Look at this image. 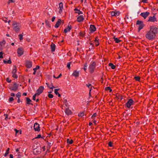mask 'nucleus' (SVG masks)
Instances as JSON below:
<instances>
[{"mask_svg":"<svg viewBox=\"0 0 158 158\" xmlns=\"http://www.w3.org/2000/svg\"><path fill=\"white\" fill-rule=\"evenodd\" d=\"M158 33V28L154 27H151L150 30L146 35V38L149 40L153 39L156 36V34Z\"/></svg>","mask_w":158,"mask_h":158,"instance_id":"f257e3e1","label":"nucleus"},{"mask_svg":"<svg viewBox=\"0 0 158 158\" xmlns=\"http://www.w3.org/2000/svg\"><path fill=\"white\" fill-rule=\"evenodd\" d=\"M96 66V64L94 61H92L89 67V72L92 73L94 72Z\"/></svg>","mask_w":158,"mask_h":158,"instance_id":"f03ea898","label":"nucleus"},{"mask_svg":"<svg viewBox=\"0 0 158 158\" xmlns=\"http://www.w3.org/2000/svg\"><path fill=\"white\" fill-rule=\"evenodd\" d=\"M13 29L15 32L19 31L21 27V25L19 23L15 22L13 24Z\"/></svg>","mask_w":158,"mask_h":158,"instance_id":"7ed1b4c3","label":"nucleus"},{"mask_svg":"<svg viewBox=\"0 0 158 158\" xmlns=\"http://www.w3.org/2000/svg\"><path fill=\"white\" fill-rule=\"evenodd\" d=\"M137 25H138L139 31L143 29L144 26V24L142 21L138 20L136 23Z\"/></svg>","mask_w":158,"mask_h":158,"instance_id":"20e7f679","label":"nucleus"},{"mask_svg":"<svg viewBox=\"0 0 158 158\" xmlns=\"http://www.w3.org/2000/svg\"><path fill=\"white\" fill-rule=\"evenodd\" d=\"M134 104V101L132 99H130L126 103L125 106L127 108H129L131 107V105Z\"/></svg>","mask_w":158,"mask_h":158,"instance_id":"39448f33","label":"nucleus"},{"mask_svg":"<svg viewBox=\"0 0 158 158\" xmlns=\"http://www.w3.org/2000/svg\"><path fill=\"white\" fill-rule=\"evenodd\" d=\"M17 52L19 56H20L23 54V49L22 48H18L17 49Z\"/></svg>","mask_w":158,"mask_h":158,"instance_id":"423d86ee","label":"nucleus"},{"mask_svg":"<svg viewBox=\"0 0 158 158\" xmlns=\"http://www.w3.org/2000/svg\"><path fill=\"white\" fill-rule=\"evenodd\" d=\"M148 21L154 22H157V20L155 16L154 15L153 16H149Z\"/></svg>","mask_w":158,"mask_h":158,"instance_id":"0eeeda50","label":"nucleus"},{"mask_svg":"<svg viewBox=\"0 0 158 158\" xmlns=\"http://www.w3.org/2000/svg\"><path fill=\"white\" fill-rule=\"evenodd\" d=\"M44 89V87L43 86H40L39 89L37 90V92L36 94H38V95H39L42 93Z\"/></svg>","mask_w":158,"mask_h":158,"instance_id":"6e6552de","label":"nucleus"},{"mask_svg":"<svg viewBox=\"0 0 158 158\" xmlns=\"http://www.w3.org/2000/svg\"><path fill=\"white\" fill-rule=\"evenodd\" d=\"M18 87V85L16 83H15L14 84L13 86L10 87V89L11 90L15 91L17 90Z\"/></svg>","mask_w":158,"mask_h":158,"instance_id":"1a4fd4ad","label":"nucleus"},{"mask_svg":"<svg viewBox=\"0 0 158 158\" xmlns=\"http://www.w3.org/2000/svg\"><path fill=\"white\" fill-rule=\"evenodd\" d=\"M110 14L112 16L117 17L119 15L120 13L118 11L115 10L110 12Z\"/></svg>","mask_w":158,"mask_h":158,"instance_id":"9d476101","label":"nucleus"},{"mask_svg":"<svg viewBox=\"0 0 158 158\" xmlns=\"http://www.w3.org/2000/svg\"><path fill=\"white\" fill-rule=\"evenodd\" d=\"M150 13L148 12H142L140 14V15L143 17L144 19H146L147 17L149 15Z\"/></svg>","mask_w":158,"mask_h":158,"instance_id":"9b49d317","label":"nucleus"},{"mask_svg":"<svg viewBox=\"0 0 158 158\" xmlns=\"http://www.w3.org/2000/svg\"><path fill=\"white\" fill-rule=\"evenodd\" d=\"M86 86L89 88V95H91V91L93 89H94V87L91 85V84L88 83L86 84Z\"/></svg>","mask_w":158,"mask_h":158,"instance_id":"f8f14e48","label":"nucleus"},{"mask_svg":"<svg viewBox=\"0 0 158 158\" xmlns=\"http://www.w3.org/2000/svg\"><path fill=\"white\" fill-rule=\"evenodd\" d=\"M58 9H59V13L61 14L62 12L63 9V4L62 2H60L59 4V7Z\"/></svg>","mask_w":158,"mask_h":158,"instance_id":"ddd939ff","label":"nucleus"},{"mask_svg":"<svg viewBox=\"0 0 158 158\" xmlns=\"http://www.w3.org/2000/svg\"><path fill=\"white\" fill-rule=\"evenodd\" d=\"M34 129L35 131H40V126L37 123H35L34 126Z\"/></svg>","mask_w":158,"mask_h":158,"instance_id":"4468645a","label":"nucleus"},{"mask_svg":"<svg viewBox=\"0 0 158 158\" xmlns=\"http://www.w3.org/2000/svg\"><path fill=\"white\" fill-rule=\"evenodd\" d=\"M26 66L28 68H31L32 66V62L30 61H27L26 62Z\"/></svg>","mask_w":158,"mask_h":158,"instance_id":"2eb2a0df","label":"nucleus"},{"mask_svg":"<svg viewBox=\"0 0 158 158\" xmlns=\"http://www.w3.org/2000/svg\"><path fill=\"white\" fill-rule=\"evenodd\" d=\"M96 30V28L95 26L92 25H91L89 28V31L90 32L93 33Z\"/></svg>","mask_w":158,"mask_h":158,"instance_id":"dca6fc26","label":"nucleus"},{"mask_svg":"<svg viewBox=\"0 0 158 158\" xmlns=\"http://www.w3.org/2000/svg\"><path fill=\"white\" fill-rule=\"evenodd\" d=\"M84 19V16L82 15H81L77 18V20L79 22H82Z\"/></svg>","mask_w":158,"mask_h":158,"instance_id":"f3484780","label":"nucleus"},{"mask_svg":"<svg viewBox=\"0 0 158 158\" xmlns=\"http://www.w3.org/2000/svg\"><path fill=\"white\" fill-rule=\"evenodd\" d=\"M56 48V45L53 43H52L51 45V51L52 53H53V52L55 51ZM53 54H54V53H53Z\"/></svg>","mask_w":158,"mask_h":158,"instance_id":"a211bd4d","label":"nucleus"},{"mask_svg":"<svg viewBox=\"0 0 158 158\" xmlns=\"http://www.w3.org/2000/svg\"><path fill=\"white\" fill-rule=\"evenodd\" d=\"M72 28V26L71 25H68L67 27L64 30V32L66 33L69 31Z\"/></svg>","mask_w":158,"mask_h":158,"instance_id":"6ab92c4d","label":"nucleus"},{"mask_svg":"<svg viewBox=\"0 0 158 158\" xmlns=\"http://www.w3.org/2000/svg\"><path fill=\"white\" fill-rule=\"evenodd\" d=\"M65 112L66 114L68 115H70L72 114V112L69 109L67 108L65 110Z\"/></svg>","mask_w":158,"mask_h":158,"instance_id":"aec40b11","label":"nucleus"},{"mask_svg":"<svg viewBox=\"0 0 158 158\" xmlns=\"http://www.w3.org/2000/svg\"><path fill=\"white\" fill-rule=\"evenodd\" d=\"M61 19H59L57 22L56 23L55 27L56 28H58L60 26V23H61Z\"/></svg>","mask_w":158,"mask_h":158,"instance_id":"412c9836","label":"nucleus"},{"mask_svg":"<svg viewBox=\"0 0 158 158\" xmlns=\"http://www.w3.org/2000/svg\"><path fill=\"white\" fill-rule=\"evenodd\" d=\"M72 75L75 77H77L79 76V72L76 70H75L73 72Z\"/></svg>","mask_w":158,"mask_h":158,"instance_id":"4be33fe9","label":"nucleus"},{"mask_svg":"<svg viewBox=\"0 0 158 158\" xmlns=\"http://www.w3.org/2000/svg\"><path fill=\"white\" fill-rule=\"evenodd\" d=\"M17 72V69L16 67L15 66H14L13 67L12 71V73H16Z\"/></svg>","mask_w":158,"mask_h":158,"instance_id":"5701e85b","label":"nucleus"},{"mask_svg":"<svg viewBox=\"0 0 158 158\" xmlns=\"http://www.w3.org/2000/svg\"><path fill=\"white\" fill-rule=\"evenodd\" d=\"M95 44L96 46H98L99 44V40L96 39L94 40Z\"/></svg>","mask_w":158,"mask_h":158,"instance_id":"b1692460","label":"nucleus"},{"mask_svg":"<svg viewBox=\"0 0 158 158\" xmlns=\"http://www.w3.org/2000/svg\"><path fill=\"white\" fill-rule=\"evenodd\" d=\"M5 44V42H0V50L2 49V47Z\"/></svg>","mask_w":158,"mask_h":158,"instance_id":"393cba45","label":"nucleus"},{"mask_svg":"<svg viewBox=\"0 0 158 158\" xmlns=\"http://www.w3.org/2000/svg\"><path fill=\"white\" fill-rule=\"evenodd\" d=\"M26 99L27 104H31L30 102H31V101L30 99V98H29L27 97V98H26Z\"/></svg>","mask_w":158,"mask_h":158,"instance_id":"a878e982","label":"nucleus"},{"mask_svg":"<svg viewBox=\"0 0 158 158\" xmlns=\"http://www.w3.org/2000/svg\"><path fill=\"white\" fill-rule=\"evenodd\" d=\"M59 89H55V93L56 94V95H58V96L59 97H60V95L59 94L58 92V91L59 90Z\"/></svg>","mask_w":158,"mask_h":158,"instance_id":"bb28decb","label":"nucleus"},{"mask_svg":"<svg viewBox=\"0 0 158 158\" xmlns=\"http://www.w3.org/2000/svg\"><path fill=\"white\" fill-rule=\"evenodd\" d=\"M109 65L112 69H114L115 68V66L112 63H109Z\"/></svg>","mask_w":158,"mask_h":158,"instance_id":"cd10ccee","label":"nucleus"},{"mask_svg":"<svg viewBox=\"0 0 158 158\" xmlns=\"http://www.w3.org/2000/svg\"><path fill=\"white\" fill-rule=\"evenodd\" d=\"M9 150H10L9 148H8L6 150V153L4 154V156L5 157L6 156H7L9 153Z\"/></svg>","mask_w":158,"mask_h":158,"instance_id":"c85d7f7f","label":"nucleus"},{"mask_svg":"<svg viewBox=\"0 0 158 158\" xmlns=\"http://www.w3.org/2000/svg\"><path fill=\"white\" fill-rule=\"evenodd\" d=\"M114 40L115 41V42L117 43H119L121 41V40H119L118 38L114 37Z\"/></svg>","mask_w":158,"mask_h":158,"instance_id":"c756f323","label":"nucleus"},{"mask_svg":"<svg viewBox=\"0 0 158 158\" xmlns=\"http://www.w3.org/2000/svg\"><path fill=\"white\" fill-rule=\"evenodd\" d=\"M3 62L5 64H10L11 63V61L10 60H8V61H6L5 60H4Z\"/></svg>","mask_w":158,"mask_h":158,"instance_id":"7c9ffc66","label":"nucleus"},{"mask_svg":"<svg viewBox=\"0 0 158 158\" xmlns=\"http://www.w3.org/2000/svg\"><path fill=\"white\" fill-rule=\"evenodd\" d=\"M67 142L69 144H72L73 142V141L72 139L70 140L69 139H67Z\"/></svg>","mask_w":158,"mask_h":158,"instance_id":"2f4dec72","label":"nucleus"},{"mask_svg":"<svg viewBox=\"0 0 158 158\" xmlns=\"http://www.w3.org/2000/svg\"><path fill=\"white\" fill-rule=\"evenodd\" d=\"M84 113L83 112H80L78 114L79 117H82L84 115Z\"/></svg>","mask_w":158,"mask_h":158,"instance_id":"473e14b6","label":"nucleus"},{"mask_svg":"<svg viewBox=\"0 0 158 158\" xmlns=\"http://www.w3.org/2000/svg\"><path fill=\"white\" fill-rule=\"evenodd\" d=\"M45 23L48 27H49V22L48 20H46L45 21Z\"/></svg>","mask_w":158,"mask_h":158,"instance_id":"72a5a7b5","label":"nucleus"},{"mask_svg":"<svg viewBox=\"0 0 158 158\" xmlns=\"http://www.w3.org/2000/svg\"><path fill=\"white\" fill-rule=\"evenodd\" d=\"M134 78L136 81H139L140 80V78L139 76L135 77Z\"/></svg>","mask_w":158,"mask_h":158,"instance_id":"f704fd0d","label":"nucleus"},{"mask_svg":"<svg viewBox=\"0 0 158 158\" xmlns=\"http://www.w3.org/2000/svg\"><path fill=\"white\" fill-rule=\"evenodd\" d=\"M39 95H38V94L35 93L33 96V100H35V98L36 96H38Z\"/></svg>","mask_w":158,"mask_h":158,"instance_id":"c9c22d12","label":"nucleus"},{"mask_svg":"<svg viewBox=\"0 0 158 158\" xmlns=\"http://www.w3.org/2000/svg\"><path fill=\"white\" fill-rule=\"evenodd\" d=\"M16 97L17 98H19L21 96V93H20L18 92V93H17L16 94Z\"/></svg>","mask_w":158,"mask_h":158,"instance_id":"e433bc0d","label":"nucleus"},{"mask_svg":"<svg viewBox=\"0 0 158 158\" xmlns=\"http://www.w3.org/2000/svg\"><path fill=\"white\" fill-rule=\"evenodd\" d=\"M12 77L15 78H17L18 76L16 73L12 74Z\"/></svg>","mask_w":158,"mask_h":158,"instance_id":"4c0bfd02","label":"nucleus"},{"mask_svg":"<svg viewBox=\"0 0 158 158\" xmlns=\"http://www.w3.org/2000/svg\"><path fill=\"white\" fill-rule=\"evenodd\" d=\"M84 68L83 69L85 71L86 70V68L87 67V64L86 63L84 65Z\"/></svg>","mask_w":158,"mask_h":158,"instance_id":"58836bf2","label":"nucleus"},{"mask_svg":"<svg viewBox=\"0 0 158 158\" xmlns=\"http://www.w3.org/2000/svg\"><path fill=\"white\" fill-rule=\"evenodd\" d=\"M19 39L20 40L23 39V35L21 34H20L19 35Z\"/></svg>","mask_w":158,"mask_h":158,"instance_id":"ea45409f","label":"nucleus"},{"mask_svg":"<svg viewBox=\"0 0 158 158\" xmlns=\"http://www.w3.org/2000/svg\"><path fill=\"white\" fill-rule=\"evenodd\" d=\"M97 116V114L96 113H94L92 116L93 119H94V118L95 117Z\"/></svg>","mask_w":158,"mask_h":158,"instance_id":"a19ab883","label":"nucleus"},{"mask_svg":"<svg viewBox=\"0 0 158 158\" xmlns=\"http://www.w3.org/2000/svg\"><path fill=\"white\" fill-rule=\"evenodd\" d=\"M70 62H69L67 64V67L69 69H70Z\"/></svg>","mask_w":158,"mask_h":158,"instance_id":"79ce46f5","label":"nucleus"},{"mask_svg":"<svg viewBox=\"0 0 158 158\" xmlns=\"http://www.w3.org/2000/svg\"><path fill=\"white\" fill-rule=\"evenodd\" d=\"M3 53L2 52H0V58H3Z\"/></svg>","mask_w":158,"mask_h":158,"instance_id":"37998d69","label":"nucleus"},{"mask_svg":"<svg viewBox=\"0 0 158 158\" xmlns=\"http://www.w3.org/2000/svg\"><path fill=\"white\" fill-rule=\"evenodd\" d=\"M108 145L110 147H112V143L111 142H110L108 143Z\"/></svg>","mask_w":158,"mask_h":158,"instance_id":"c03bdc74","label":"nucleus"},{"mask_svg":"<svg viewBox=\"0 0 158 158\" xmlns=\"http://www.w3.org/2000/svg\"><path fill=\"white\" fill-rule=\"evenodd\" d=\"M14 100L13 98V97H10L9 99V101L10 102L13 101Z\"/></svg>","mask_w":158,"mask_h":158,"instance_id":"a18cd8bd","label":"nucleus"},{"mask_svg":"<svg viewBox=\"0 0 158 158\" xmlns=\"http://www.w3.org/2000/svg\"><path fill=\"white\" fill-rule=\"evenodd\" d=\"M77 13H78L79 15H80L82 14V11H80L79 10L78 11L76 12Z\"/></svg>","mask_w":158,"mask_h":158,"instance_id":"49530a36","label":"nucleus"},{"mask_svg":"<svg viewBox=\"0 0 158 158\" xmlns=\"http://www.w3.org/2000/svg\"><path fill=\"white\" fill-rule=\"evenodd\" d=\"M40 68L39 66H37L35 68L33 69H35V71H36L37 70Z\"/></svg>","mask_w":158,"mask_h":158,"instance_id":"de8ad7c7","label":"nucleus"},{"mask_svg":"<svg viewBox=\"0 0 158 158\" xmlns=\"http://www.w3.org/2000/svg\"><path fill=\"white\" fill-rule=\"evenodd\" d=\"M41 137V135L39 134L35 138H40Z\"/></svg>","mask_w":158,"mask_h":158,"instance_id":"09e8293b","label":"nucleus"},{"mask_svg":"<svg viewBox=\"0 0 158 158\" xmlns=\"http://www.w3.org/2000/svg\"><path fill=\"white\" fill-rule=\"evenodd\" d=\"M55 18H56V17H55V16H54L52 18V22H54V21L55 20Z\"/></svg>","mask_w":158,"mask_h":158,"instance_id":"8fccbe9b","label":"nucleus"},{"mask_svg":"<svg viewBox=\"0 0 158 158\" xmlns=\"http://www.w3.org/2000/svg\"><path fill=\"white\" fill-rule=\"evenodd\" d=\"M6 81L9 83H10L11 81V80H9V78H7L6 79Z\"/></svg>","mask_w":158,"mask_h":158,"instance_id":"3c124183","label":"nucleus"},{"mask_svg":"<svg viewBox=\"0 0 158 158\" xmlns=\"http://www.w3.org/2000/svg\"><path fill=\"white\" fill-rule=\"evenodd\" d=\"M4 116H5V119L7 120V119L8 118V115L7 114H5Z\"/></svg>","mask_w":158,"mask_h":158,"instance_id":"603ef678","label":"nucleus"},{"mask_svg":"<svg viewBox=\"0 0 158 158\" xmlns=\"http://www.w3.org/2000/svg\"><path fill=\"white\" fill-rule=\"evenodd\" d=\"M93 123L95 125H96L97 124V121L96 120H94L93 121Z\"/></svg>","mask_w":158,"mask_h":158,"instance_id":"864d4df0","label":"nucleus"},{"mask_svg":"<svg viewBox=\"0 0 158 158\" xmlns=\"http://www.w3.org/2000/svg\"><path fill=\"white\" fill-rule=\"evenodd\" d=\"M10 96H15V94L14 93H11L10 94Z\"/></svg>","mask_w":158,"mask_h":158,"instance_id":"5fc2aeb1","label":"nucleus"},{"mask_svg":"<svg viewBox=\"0 0 158 158\" xmlns=\"http://www.w3.org/2000/svg\"><path fill=\"white\" fill-rule=\"evenodd\" d=\"M148 0H142V1L143 3H146Z\"/></svg>","mask_w":158,"mask_h":158,"instance_id":"6e6d98bb","label":"nucleus"},{"mask_svg":"<svg viewBox=\"0 0 158 158\" xmlns=\"http://www.w3.org/2000/svg\"><path fill=\"white\" fill-rule=\"evenodd\" d=\"M10 158H13V156L12 154H10Z\"/></svg>","mask_w":158,"mask_h":158,"instance_id":"4d7b16f0","label":"nucleus"},{"mask_svg":"<svg viewBox=\"0 0 158 158\" xmlns=\"http://www.w3.org/2000/svg\"><path fill=\"white\" fill-rule=\"evenodd\" d=\"M15 131L16 133L17 134L19 132V130H18L15 129Z\"/></svg>","mask_w":158,"mask_h":158,"instance_id":"13d9d810","label":"nucleus"},{"mask_svg":"<svg viewBox=\"0 0 158 158\" xmlns=\"http://www.w3.org/2000/svg\"><path fill=\"white\" fill-rule=\"evenodd\" d=\"M37 149H38L37 148H35V149H34L33 150V152H37Z\"/></svg>","mask_w":158,"mask_h":158,"instance_id":"bf43d9fd","label":"nucleus"},{"mask_svg":"<svg viewBox=\"0 0 158 158\" xmlns=\"http://www.w3.org/2000/svg\"><path fill=\"white\" fill-rule=\"evenodd\" d=\"M61 76V74H60L59 76L58 77H56V79H58V78H59V77H60V76Z\"/></svg>","mask_w":158,"mask_h":158,"instance_id":"052dcab7","label":"nucleus"},{"mask_svg":"<svg viewBox=\"0 0 158 158\" xmlns=\"http://www.w3.org/2000/svg\"><path fill=\"white\" fill-rule=\"evenodd\" d=\"M53 96L52 94H50V98H53Z\"/></svg>","mask_w":158,"mask_h":158,"instance_id":"680f3d73","label":"nucleus"},{"mask_svg":"<svg viewBox=\"0 0 158 158\" xmlns=\"http://www.w3.org/2000/svg\"><path fill=\"white\" fill-rule=\"evenodd\" d=\"M27 95V93H24L23 94V95L26 96Z\"/></svg>","mask_w":158,"mask_h":158,"instance_id":"e2e57ef3","label":"nucleus"},{"mask_svg":"<svg viewBox=\"0 0 158 158\" xmlns=\"http://www.w3.org/2000/svg\"><path fill=\"white\" fill-rule=\"evenodd\" d=\"M33 70H34V72L33 73V74L35 75V74L36 71H35V69H33Z\"/></svg>","mask_w":158,"mask_h":158,"instance_id":"0e129e2a","label":"nucleus"},{"mask_svg":"<svg viewBox=\"0 0 158 158\" xmlns=\"http://www.w3.org/2000/svg\"><path fill=\"white\" fill-rule=\"evenodd\" d=\"M20 102V99H19V98H18V101H17V102L18 103H19Z\"/></svg>","mask_w":158,"mask_h":158,"instance_id":"69168bd1","label":"nucleus"},{"mask_svg":"<svg viewBox=\"0 0 158 158\" xmlns=\"http://www.w3.org/2000/svg\"><path fill=\"white\" fill-rule=\"evenodd\" d=\"M46 84L47 85L48 87H49V84H48V82H46Z\"/></svg>","mask_w":158,"mask_h":158,"instance_id":"338daca9","label":"nucleus"},{"mask_svg":"<svg viewBox=\"0 0 158 158\" xmlns=\"http://www.w3.org/2000/svg\"><path fill=\"white\" fill-rule=\"evenodd\" d=\"M11 2H14V0H9Z\"/></svg>","mask_w":158,"mask_h":158,"instance_id":"774afa93","label":"nucleus"}]
</instances>
